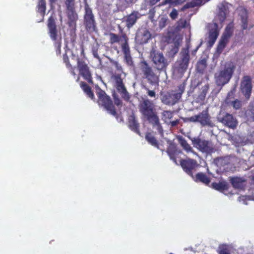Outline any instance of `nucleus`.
I'll list each match as a JSON object with an SVG mask.
<instances>
[{
	"label": "nucleus",
	"mask_w": 254,
	"mask_h": 254,
	"mask_svg": "<svg viewBox=\"0 0 254 254\" xmlns=\"http://www.w3.org/2000/svg\"><path fill=\"white\" fill-rule=\"evenodd\" d=\"M113 64L116 66L117 69L118 70H121L122 69V66L121 65L119 64V63L117 61H114L112 62Z\"/></svg>",
	"instance_id": "53"
},
{
	"label": "nucleus",
	"mask_w": 254,
	"mask_h": 254,
	"mask_svg": "<svg viewBox=\"0 0 254 254\" xmlns=\"http://www.w3.org/2000/svg\"><path fill=\"white\" fill-rule=\"evenodd\" d=\"M178 15V13L177 10L176 9H173L172 11L170 13V16L172 19L175 20L177 18Z\"/></svg>",
	"instance_id": "46"
},
{
	"label": "nucleus",
	"mask_w": 254,
	"mask_h": 254,
	"mask_svg": "<svg viewBox=\"0 0 254 254\" xmlns=\"http://www.w3.org/2000/svg\"><path fill=\"white\" fill-rule=\"evenodd\" d=\"M141 14L136 10H133L131 13L127 15L125 18L126 25L128 29L131 28L140 18Z\"/></svg>",
	"instance_id": "19"
},
{
	"label": "nucleus",
	"mask_w": 254,
	"mask_h": 254,
	"mask_svg": "<svg viewBox=\"0 0 254 254\" xmlns=\"http://www.w3.org/2000/svg\"><path fill=\"white\" fill-rule=\"evenodd\" d=\"M145 139L152 145L156 147L158 146L157 140L156 139L155 137L151 134V133L148 132L146 133L145 135Z\"/></svg>",
	"instance_id": "38"
},
{
	"label": "nucleus",
	"mask_w": 254,
	"mask_h": 254,
	"mask_svg": "<svg viewBox=\"0 0 254 254\" xmlns=\"http://www.w3.org/2000/svg\"><path fill=\"white\" fill-rule=\"evenodd\" d=\"M196 182H201L206 185H208L210 182V180L206 174L203 173H198L192 178Z\"/></svg>",
	"instance_id": "32"
},
{
	"label": "nucleus",
	"mask_w": 254,
	"mask_h": 254,
	"mask_svg": "<svg viewBox=\"0 0 254 254\" xmlns=\"http://www.w3.org/2000/svg\"><path fill=\"white\" fill-rule=\"evenodd\" d=\"M72 58H73V57H75V56L74 55H73V54H72Z\"/></svg>",
	"instance_id": "62"
},
{
	"label": "nucleus",
	"mask_w": 254,
	"mask_h": 254,
	"mask_svg": "<svg viewBox=\"0 0 254 254\" xmlns=\"http://www.w3.org/2000/svg\"><path fill=\"white\" fill-rule=\"evenodd\" d=\"M239 16L241 21V28L243 30L251 29L254 26V25H250L248 27V11L247 9L244 8L241 9Z\"/></svg>",
	"instance_id": "22"
},
{
	"label": "nucleus",
	"mask_w": 254,
	"mask_h": 254,
	"mask_svg": "<svg viewBox=\"0 0 254 254\" xmlns=\"http://www.w3.org/2000/svg\"><path fill=\"white\" fill-rule=\"evenodd\" d=\"M229 12L227 5L222 4L219 8L217 17L220 23L224 22L226 18L227 14Z\"/></svg>",
	"instance_id": "27"
},
{
	"label": "nucleus",
	"mask_w": 254,
	"mask_h": 254,
	"mask_svg": "<svg viewBox=\"0 0 254 254\" xmlns=\"http://www.w3.org/2000/svg\"><path fill=\"white\" fill-rule=\"evenodd\" d=\"M128 127L134 132L139 135L140 134L139 129V124L138 123L134 115H130L129 116L128 119Z\"/></svg>",
	"instance_id": "24"
},
{
	"label": "nucleus",
	"mask_w": 254,
	"mask_h": 254,
	"mask_svg": "<svg viewBox=\"0 0 254 254\" xmlns=\"http://www.w3.org/2000/svg\"><path fill=\"white\" fill-rule=\"evenodd\" d=\"M65 4L66 8L74 7L75 0H65Z\"/></svg>",
	"instance_id": "45"
},
{
	"label": "nucleus",
	"mask_w": 254,
	"mask_h": 254,
	"mask_svg": "<svg viewBox=\"0 0 254 254\" xmlns=\"http://www.w3.org/2000/svg\"><path fill=\"white\" fill-rule=\"evenodd\" d=\"M178 88V92L177 93L172 91L162 95L161 98V102L164 104L169 106H173L178 103L185 91V85L180 84Z\"/></svg>",
	"instance_id": "7"
},
{
	"label": "nucleus",
	"mask_w": 254,
	"mask_h": 254,
	"mask_svg": "<svg viewBox=\"0 0 254 254\" xmlns=\"http://www.w3.org/2000/svg\"><path fill=\"white\" fill-rule=\"evenodd\" d=\"M234 23L233 21L229 23L226 27L216 48V52L220 54L226 47L229 39L233 34Z\"/></svg>",
	"instance_id": "8"
},
{
	"label": "nucleus",
	"mask_w": 254,
	"mask_h": 254,
	"mask_svg": "<svg viewBox=\"0 0 254 254\" xmlns=\"http://www.w3.org/2000/svg\"><path fill=\"white\" fill-rule=\"evenodd\" d=\"M199 47V46H197V47H196V48L194 50H193V51H192V54H194L196 52V51H197V50L198 49Z\"/></svg>",
	"instance_id": "58"
},
{
	"label": "nucleus",
	"mask_w": 254,
	"mask_h": 254,
	"mask_svg": "<svg viewBox=\"0 0 254 254\" xmlns=\"http://www.w3.org/2000/svg\"><path fill=\"white\" fill-rule=\"evenodd\" d=\"M209 88V86L208 84L205 85L202 88V91L201 93V96L203 97V98H204L206 96V95L208 91Z\"/></svg>",
	"instance_id": "42"
},
{
	"label": "nucleus",
	"mask_w": 254,
	"mask_h": 254,
	"mask_svg": "<svg viewBox=\"0 0 254 254\" xmlns=\"http://www.w3.org/2000/svg\"><path fill=\"white\" fill-rule=\"evenodd\" d=\"M214 27L211 29L209 32L208 40L207 41L208 46L212 47L215 43L219 33L218 29V24L216 23L214 24Z\"/></svg>",
	"instance_id": "21"
},
{
	"label": "nucleus",
	"mask_w": 254,
	"mask_h": 254,
	"mask_svg": "<svg viewBox=\"0 0 254 254\" xmlns=\"http://www.w3.org/2000/svg\"><path fill=\"white\" fill-rule=\"evenodd\" d=\"M183 2L182 0H165V3H170L175 5L181 4Z\"/></svg>",
	"instance_id": "41"
},
{
	"label": "nucleus",
	"mask_w": 254,
	"mask_h": 254,
	"mask_svg": "<svg viewBox=\"0 0 254 254\" xmlns=\"http://www.w3.org/2000/svg\"><path fill=\"white\" fill-rule=\"evenodd\" d=\"M252 180L253 182H254V174L252 176Z\"/></svg>",
	"instance_id": "59"
},
{
	"label": "nucleus",
	"mask_w": 254,
	"mask_h": 254,
	"mask_svg": "<svg viewBox=\"0 0 254 254\" xmlns=\"http://www.w3.org/2000/svg\"><path fill=\"white\" fill-rule=\"evenodd\" d=\"M209 0H191L190 1L187 2L181 8L182 11H184L190 8H193L196 6L201 5Z\"/></svg>",
	"instance_id": "28"
},
{
	"label": "nucleus",
	"mask_w": 254,
	"mask_h": 254,
	"mask_svg": "<svg viewBox=\"0 0 254 254\" xmlns=\"http://www.w3.org/2000/svg\"><path fill=\"white\" fill-rule=\"evenodd\" d=\"M235 67L234 64L231 62L227 64L223 70L215 73L214 77L217 85L222 87L228 83L232 77Z\"/></svg>",
	"instance_id": "5"
},
{
	"label": "nucleus",
	"mask_w": 254,
	"mask_h": 254,
	"mask_svg": "<svg viewBox=\"0 0 254 254\" xmlns=\"http://www.w3.org/2000/svg\"><path fill=\"white\" fill-rule=\"evenodd\" d=\"M114 99L115 104L116 105L119 106V105H121L122 104V102L121 100L117 96H116L115 95H114Z\"/></svg>",
	"instance_id": "50"
},
{
	"label": "nucleus",
	"mask_w": 254,
	"mask_h": 254,
	"mask_svg": "<svg viewBox=\"0 0 254 254\" xmlns=\"http://www.w3.org/2000/svg\"><path fill=\"white\" fill-rule=\"evenodd\" d=\"M186 20H180L179 22V25L181 27L184 28L186 27Z\"/></svg>",
	"instance_id": "54"
},
{
	"label": "nucleus",
	"mask_w": 254,
	"mask_h": 254,
	"mask_svg": "<svg viewBox=\"0 0 254 254\" xmlns=\"http://www.w3.org/2000/svg\"><path fill=\"white\" fill-rule=\"evenodd\" d=\"M180 165L183 170L192 178H193V172L199 166L197 161L192 159H181Z\"/></svg>",
	"instance_id": "15"
},
{
	"label": "nucleus",
	"mask_w": 254,
	"mask_h": 254,
	"mask_svg": "<svg viewBox=\"0 0 254 254\" xmlns=\"http://www.w3.org/2000/svg\"><path fill=\"white\" fill-rule=\"evenodd\" d=\"M96 94L98 97L97 103L99 106L103 107L110 114L117 117V113L110 97L100 88H98L97 90Z\"/></svg>",
	"instance_id": "6"
},
{
	"label": "nucleus",
	"mask_w": 254,
	"mask_h": 254,
	"mask_svg": "<svg viewBox=\"0 0 254 254\" xmlns=\"http://www.w3.org/2000/svg\"><path fill=\"white\" fill-rule=\"evenodd\" d=\"M70 36V41L72 43V44H74V43L75 42L76 39V35L75 34V28H74L73 31L71 32Z\"/></svg>",
	"instance_id": "47"
},
{
	"label": "nucleus",
	"mask_w": 254,
	"mask_h": 254,
	"mask_svg": "<svg viewBox=\"0 0 254 254\" xmlns=\"http://www.w3.org/2000/svg\"><path fill=\"white\" fill-rule=\"evenodd\" d=\"M192 142L194 146L202 152L211 154L215 151L213 144L210 141L201 139L199 138H194L192 140Z\"/></svg>",
	"instance_id": "12"
},
{
	"label": "nucleus",
	"mask_w": 254,
	"mask_h": 254,
	"mask_svg": "<svg viewBox=\"0 0 254 254\" xmlns=\"http://www.w3.org/2000/svg\"><path fill=\"white\" fill-rule=\"evenodd\" d=\"M180 120L179 119H177L175 121H171L170 120V122H169L168 124L171 125V127H175L178 125L179 123Z\"/></svg>",
	"instance_id": "51"
},
{
	"label": "nucleus",
	"mask_w": 254,
	"mask_h": 254,
	"mask_svg": "<svg viewBox=\"0 0 254 254\" xmlns=\"http://www.w3.org/2000/svg\"><path fill=\"white\" fill-rule=\"evenodd\" d=\"M178 140L181 145L187 152H189L192 151V149L190 145L187 142L186 140L182 136H179Z\"/></svg>",
	"instance_id": "35"
},
{
	"label": "nucleus",
	"mask_w": 254,
	"mask_h": 254,
	"mask_svg": "<svg viewBox=\"0 0 254 254\" xmlns=\"http://www.w3.org/2000/svg\"><path fill=\"white\" fill-rule=\"evenodd\" d=\"M190 61L189 46L183 48L180 53V59L177 61L176 69L178 72L184 73L188 68Z\"/></svg>",
	"instance_id": "9"
},
{
	"label": "nucleus",
	"mask_w": 254,
	"mask_h": 254,
	"mask_svg": "<svg viewBox=\"0 0 254 254\" xmlns=\"http://www.w3.org/2000/svg\"><path fill=\"white\" fill-rule=\"evenodd\" d=\"M67 9V15L69 19V25H74L75 26L76 21L78 18V15L75 11V7H68Z\"/></svg>",
	"instance_id": "26"
},
{
	"label": "nucleus",
	"mask_w": 254,
	"mask_h": 254,
	"mask_svg": "<svg viewBox=\"0 0 254 254\" xmlns=\"http://www.w3.org/2000/svg\"><path fill=\"white\" fill-rule=\"evenodd\" d=\"M219 122L229 128L235 129L238 125L237 119L232 115L225 113L218 118Z\"/></svg>",
	"instance_id": "18"
},
{
	"label": "nucleus",
	"mask_w": 254,
	"mask_h": 254,
	"mask_svg": "<svg viewBox=\"0 0 254 254\" xmlns=\"http://www.w3.org/2000/svg\"><path fill=\"white\" fill-rule=\"evenodd\" d=\"M145 89L147 91L146 93L148 96L150 97H155L156 93L154 91L150 90L147 87H145Z\"/></svg>",
	"instance_id": "49"
},
{
	"label": "nucleus",
	"mask_w": 254,
	"mask_h": 254,
	"mask_svg": "<svg viewBox=\"0 0 254 254\" xmlns=\"http://www.w3.org/2000/svg\"><path fill=\"white\" fill-rule=\"evenodd\" d=\"M232 105L235 109H239L241 107V101L236 99L232 102Z\"/></svg>",
	"instance_id": "43"
},
{
	"label": "nucleus",
	"mask_w": 254,
	"mask_h": 254,
	"mask_svg": "<svg viewBox=\"0 0 254 254\" xmlns=\"http://www.w3.org/2000/svg\"><path fill=\"white\" fill-rule=\"evenodd\" d=\"M168 19L165 17H162L159 21L158 26L161 29L164 28L167 23Z\"/></svg>",
	"instance_id": "40"
},
{
	"label": "nucleus",
	"mask_w": 254,
	"mask_h": 254,
	"mask_svg": "<svg viewBox=\"0 0 254 254\" xmlns=\"http://www.w3.org/2000/svg\"><path fill=\"white\" fill-rule=\"evenodd\" d=\"M166 151L170 159L177 164V158L182 153L181 151L178 150L176 146L174 144L171 143L169 145Z\"/></svg>",
	"instance_id": "23"
},
{
	"label": "nucleus",
	"mask_w": 254,
	"mask_h": 254,
	"mask_svg": "<svg viewBox=\"0 0 254 254\" xmlns=\"http://www.w3.org/2000/svg\"><path fill=\"white\" fill-rule=\"evenodd\" d=\"M245 116L248 121L254 122V100L252 101L246 111Z\"/></svg>",
	"instance_id": "30"
},
{
	"label": "nucleus",
	"mask_w": 254,
	"mask_h": 254,
	"mask_svg": "<svg viewBox=\"0 0 254 254\" xmlns=\"http://www.w3.org/2000/svg\"><path fill=\"white\" fill-rule=\"evenodd\" d=\"M127 4L134 3L137 0H125Z\"/></svg>",
	"instance_id": "56"
},
{
	"label": "nucleus",
	"mask_w": 254,
	"mask_h": 254,
	"mask_svg": "<svg viewBox=\"0 0 254 254\" xmlns=\"http://www.w3.org/2000/svg\"><path fill=\"white\" fill-rule=\"evenodd\" d=\"M180 46V42L178 40H176L171 44L167 51V56L169 58H174L178 53Z\"/></svg>",
	"instance_id": "25"
},
{
	"label": "nucleus",
	"mask_w": 254,
	"mask_h": 254,
	"mask_svg": "<svg viewBox=\"0 0 254 254\" xmlns=\"http://www.w3.org/2000/svg\"><path fill=\"white\" fill-rule=\"evenodd\" d=\"M115 87L117 91L124 100L128 101L130 99V96L123 83L122 78L120 75H116L115 77Z\"/></svg>",
	"instance_id": "17"
},
{
	"label": "nucleus",
	"mask_w": 254,
	"mask_h": 254,
	"mask_svg": "<svg viewBox=\"0 0 254 254\" xmlns=\"http://www.w3.org/2000/svg\"><path fill=\"white\" fill-rule=\"evenodd\" d=\"M81 54H84V49L82 48L81 50Z\"/></svg>",
	"instance_id": "60"
},
{
	"label": "nucleus",
	"mask_w": 254,
	"mask_h": 254,
	"mask_svg": "<svg viewBox=\"0 0 254 254\" xmlns=\"http://www.w3.org/2000/svg\"><path fill=\"white\" fill-rule=\"evenodd\" d=\"M139 110L142 115L153 127H156L159 133L162 134L163 129L160 123L159 118L152 100L148 99L143 100L139 104Z\"/></svg>",
	"instance_id": "1"
},
{
	"label": "nucleus",
	"mask_w": 254,
	"mask_h": 254,
	"mask_svg": "<svg viewBox=\"0 0 254 254\" xmlns=\"http://www.w3.org/2000/svg\"><path fill=\"white\" fill-rule=\"evenodd\" d=\"M114 50H117V47L116 48H114Z\"/></svg>",
	"instance_id": "63"
},
{
	"label": "nucleus",
	"mask_w": 254,
	"mask_h": 254,
	"mask_svg": "<svg viewBox=\"0 0 254 254\" xmlns=\"http://www.w3.org/2000/svg\"><path fill=\"white\" fill-rule=\"evenodd\" d=\"M57 18L55 15H51L48 19L47 26L48 33L53 41L56 49L57 55L61 53L62 34L60 28L56 24Z\"/></svg>",
	"instance_id": "2"
},
{
	"label": "nucleus",
	"mask_w": 254,
	"mask_h": 254,
	"mask_svg": "<svg viewBox=\"0 0 254 254\" xmlns=\"http://www.w3.org/2000/svg\"><path fill=\"white\" fill-rule=\"evenodd\" d=\"M76 61L77 67L80 74L89 83L93 84L91 73L85 61L83 59L79 58L78 56L76 57Z\"/></svg>",
	"instance_id": "14"
},
{
	"label": "nucleus",
	"mask_w": 254,
	"mask_h": 254,
	"mask_svg": "<svg viewBox=\"0 0 254 254\" xmlns=\"http://www.w3.org/2000/svg\"><path fill=\"white\" fill-rule=\"evenodd\" d=\"M109 43L111 45L121 42V47L122 51L124 55V60L127 65H132L133 64V61L131 56L130 50L128 44L129 39L127 35L126 34L119 35L111 32L109 34Z\"/></svg>",
	"instance_id": "3"
},
{
	"label": "nucleus",
	"mask_w": 254,
	"mask_h": 254,
	"mask_svg": "<svg viewBox=\"0 0 254 254\" xmlns=\"http://www.w3.org/2000/svg\"><path fill=\"white\" fill-rule=\"evenodd\" d=\"M211 118L209 114L208 108H207L197 115L187 118L186 121L189 122L199 123L202 127L211 126Z\"/></svg>",
	"instance_id": "10"
},
{
	"label": "nucleus",
	"mask_w": 254,
	"mask_h": 254,
	"mask_svg": "<svg viewBox=\"0 0 254 254\" xmlns=\"http://www.w3.org/2000/svg\"><path fill=\"white\" fill-rule=\"evenodd\" d=\"M93 56H94V57L95 58H96V59H98V60H100V58L99 56H98V54L97 51H94V52H93Z\"/></svg>",
	"instance_id": "55"
},
{
	"label": "nucleus",
	"mask_w": 254,
	"mask_h": 254,
	"mask_svg": "<svg viewBox=\"0 0 254 254\" xmlns=\"http://www.w3.org/2000/svg\"><path fill=\"white\" fill-rule=\"evenodd\" d=\"M151 37L150 32L146 29H143L137 32L135 39L140 44H143L147 43Z\"/></svg>",
	"instance_id": "20"
},
{
	"label": "nucleus",
	"mask_w": 254,
	"mask_h": 254,
	"mask_svg": "<svg viewBox=\"0 0 254 254\" xmlns=\"http://www.w3.org/2000/svg\"><path fill=\"white\" fill-rule=\"evenodd\" d=\"M37 11L40 14L42 18L38 22L43 21L46 10V0H39L37 6Z\"/></svg>",
	"instance_id": "29"
},
{
	"label": "nucleus",
	"mask_w": 254,
	"mask_h": 254,
	"mask_svg": "<svg viewBox=\"0 0 254 254\" xmlns=\"http://www.w3.org/2000/svg\"><path fill=\"white\" fill-rule=\"evenodd\" d=\"M235 95V90H231L227 95L226 100L229 102L230 101V99H233L234 98Z\"/></svg>",
	"instance_id": "48"
},
{
	"label": "nucleus",
	"mask_w": 254,
	"mask_h": 254,
	"mask_svg": "<svg viewBox=\"0 0 254 254\" xmlns=\"http://www.w3.org/2000/svg\"><path fill=\"white\" fill-rule=\"evenodd\" d=\"M207 67V62L205 59L199 61L196 64V70L199 73H202Z\"/></svg>",
	"instance_id": "36"
},
{
	"label": "nucleus",
	"mask_w": 254,
	"mask_h": 254,
	"mask_svg": "<svg viewBox=\"0 0 254 254\" xmlns=\"http://www.w3.org/2000/svg\"><path fill=\"white\" fill-rule=\"evenodd\" d=\"M174 112L171 111H164L162 113V119L166 123L170 122V120L173 118Z\"/></svg>",
	"instance_id": "37"
},
{
	"label": "nucleus",
	"mask_w": 254,
	"mask_h": 254,
	"mask_svg": "<svg viewBox=\"0 0 254 254\" xmlns=\"http://www.w3.org/2000/svg\"><path fill=\"white\" fill-rule=\"evenodd\" d=\"M67 68L69 70V71L72 75L74 76L76 75V73L75 72V69L76 68L75 66H72V65H71V67H67Z\"/></svg>",
	"instance_id": "52"
},
{
	"label": "nucleus",
	"mask_w": 254,
	"mask_h": 254,
	"mask_svg": "<svg viewBox=\"0 0 254 254\" xmlns=\"http://www.w3.org/2000/svg\"><path fill=\"white\" fill-rule=\"evenodd\" d=\"M218 252L219 254H231L228 246L226 245H220L219 247Z\"/></svg>",
	"instance_id": "39"
},
{
	"label": "nucleus",
	"mask_w": 254,
	"mask_h": 254,
	"mask_svg": "<svg viewBox=\"0 0 254 254\" xmlns=\"http://www.w3.org/2000/svg\"><path fill=\"white\" fill-rule=\"evenodd\" d=\"M57 0H49L50 4L55 3Z\"/></svg>",
	"instance_id": "57"
},
{
	"label": "nucleus",
	"mask_w": 254,
	"mask_h": 254,
	"mask_svg": "<svg viewBox=\"0 0 254 254\" xmlns=\"http://www.w3.org/2000/svg\"><path fill=\"white\" fill-rule=\"evenodd\" d=\"M154 68L159 71L166 70L168 63L163 53L154 51L151 54Z\"/></svg>",
	"instance_id": "13"
},
{
	"label": "nucleus",
	"mask_w": 254,
	"mask_h": 254,
	"mask_svg": "<svg viewBox=\"0 0 254 254\" xmlns=\"http://www.w3.org/2000/svg\"><path fill=\"white\" fill-rule=\"evenodd\" d=\"M80 87L83 90L86 95L92 100H95L94 94L91 88L85 82L81 81L80 83Z\"/></svg>",
	"instance_id": "31"
},
{
	"label": "nucleus",
	"mask_w": 254,
	"mask_h": 254,
	"mask_svg": "<svg viewBox=\"0 0 254 254\" xmlns=\"http://www.w3.org/2000/svg\"><path fill=\"white\" fill-rule=\"evenodd\" d=\"M139 68L142 77L146 79L151 85H158L159 74L153 69L146 61L143 60L139 63Z\"/></svg>",
	"instance_id": "4"
},
{
	"label": "nucleus",
	"mask_w": 254,
	"mask_h": 254,
	"mask_svg": "<svg viewBox=\"0 0 254 254\" xmlns=\"http://www.w3.org/2000/svg\"><path fill=\"white\" fill-rule=\"evenodd\" d=\"M233 187L235 189H242L244 187L245 181L239 177H234L230 180Z\"/></svg>",
	"instance_id": "33"
},
{
	"label": "nucleus",
	"mask_w": 254,
	"mask_h": 254,
	"mask_svg": "<svg viewBox=\"0 0 254 254\" xmlns=\"http://www.w3.org/2000/svg\"><path fill=\"white\" fill-rule=\"evenodd\" d=\"M173 254L170 253V254Z\"/></svg>",
	"instance_id": "64"
},
{
	"label": "nucleus",
	"mask_w": 254,
	"mask_h": 254,
	"mask_svg": "<svg viewBox=\"0 0 254 254\" xmlns=\"http://www.w3.org/2000/svg\"><path fill=\"white\" fill-rule=\"evenodd\" d=\"M252 78L249 75L244 76L241 81L240 89L247 99H249L252 91Z\"/></svg>",
	"instance_id": "16"
},
{
	"label": "nucleus",
	"mask_w": 254,
	"mask_h": 254,
	"mask_svg": "<svg viewBox=\"0 0 254 254\" xmlns=\"http://www.w3.org/2000/svg\"><path fill=\"white\" fill-rule=\"evenodd\" d=\"M79 79H80V77L78 76L77 77V79H76V81H78L79 80Z\"/></svg>",
	"instance_id": "61"
},
{
	"label": "nucleus",
	"mask_w": 254,
	"mask_h": 254,
	"mask_svg": "<svg viewBox=\"0 0 254 254\" xmlns=\"http://www.w3.org/2000/svg\"><path fill=\"white\" fill-rule=\"evenodd\" d=\"M84 25L86 31L92 33L96 31V23L92 9L88 4L85 5V13L84 15Z\"/></svg>",
	"instance_id": "11"
},
{
	"label": "nucleus",
	"mask_w": 254,
	"mask_h": 254,
	"mask_svg": "<svg viewBox=\"0 0 254 254\" xmlns=\"http://www.w3.org/2000/svg\"><path fill=\"white\" fill-rule=\"evenodd\" d=\"M63 61L65 64L66 67H71V64L69 63V58L66 53L63 55Z\"/></svg>",
	"instance_id": "44"
},
{
	"label": "nucleus",
	"mask_w": 254,
	"mask_h": 254,
	"mask_svg": "<svg viewBox=\"0 0 254 254\" xmlns=\"http://www.w3.org/2000/svg\"><path fill=\"white\" fill-rule=\"evenodd\" d=\"M212 186L213 189L220 191L227 190L229 189V185L226 182H219V183H213Z\"/></svg>",
	"instance_id": "34"
}]
</instances>
